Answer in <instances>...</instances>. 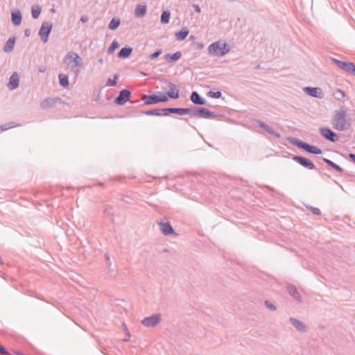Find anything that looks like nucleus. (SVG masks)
<instances>
[{
	"instance_id": "obj_15",
	"label": "nucleus",
	"mask_w": 355,
	"mask_h": 355,
	"mask_svg": "<svg viewBox=\"0 0 355 355\" xmlns=\"http://www.w3.org/2000/svg\"><path fill=\"white\" fill-rule=\"evenodd\" d=\"M67 60H71L76 67H80L83 65L82 58L75 52H69L65 57V61Z\"/></svg>"
},
{
	"instance_id": "obj_23",
	"label": "nucleus",
	"mask_w": 355,
	"mask_h": 355,
	"mask_svg": "<svg viewBox=\"0 0 355 355\" xmlns=\"http://www.w3.org/2000/svg\"><path fill=\"white\" fill-rule=\"evenodd\" d=\"M22 16L19 10L12 12L11 20L14 25L19 26L21 23Z\"/></svg>"
},
{
	"instance_id": "obj_16",
	"label": "nucleus",
	"mask_w": 355,
	"mask_h": 355,
	"mask_svg": "<svg viewBox=\"0 0 355 355\" xmlns=\"http://www.w3.org/2000/svg\"><path fill=\"white\" fill-rule=\"evenodd\" d=\"M190 100L193 104L197 105H204L207 103V101L195 91L191 93Z\"/></svg>"
},
{
	"instance_id": "obj_8",
	"label": "nucleus",
	"mask_w": 355,
	"mask_h": 355,
	"mask_svg": "<svg viewBox=\"0 0 355 355\" xmlns=\"http://www.w3.org/2000/svg\"><path fill=\"white\" fill-rule=\"evenodd\" d=\"M293 159L305 168L313 170L315 167L313 162L306 157L295 155L293 156Z\"/></svg>"
},
{
	"instance_id": "obj_53",
	"label": "nucleus",
	"mask_w": 355,
	"mask_h": 355,
	"mask_svg": "<svg viewBox=\"0 0 355 355\" xmlns=\"http://www.w3.org/2000/svg\"><path fill=\"white\" fill-rule=\"evenodd\" d=\"M266 188H267L268 190H270V191H274V189H273V188H272V187H269V186H267V187H266Z\"/></svg>"
},
{
	"instance_id": "obj_56",
	"label": "nucleus",
	"mask_w": 355,
	"mask_h": 355,
	"mask_svg": "<svg viewBox=\"0 0 355 355\" xmlns=\"http://www.w3.org/2000/svg\"><path fill=\"white\" fill-rule=\"evenodd\" d=\"M0 264H3V261H2V259H1V257H0Z\"/></svg>"
},
{
	"instance_id": "obj_7",
	"label": "nucleus",
	"mask_w": 355,
	"mask_h": 355,
	"mask_svg": "<svg viewBox=\"0 0 355 355\" xmlns=\"http://www.w3.org/2000/svg\"><path fill=\"white\" fill-rule=\"evenodd\" d=\"M320 132L321 135L326 139L336 142L338 140L339 137L336 133L332 131L330 128L326 127H322L320 128Z\"/></svg>"
},
{
	"instance_id": "obj_21",
	"label": "nucleus",
	"mask_w": 355,
	"mask_h": 355,
	"mask_svg": "<svg viewBox=\"0 0 355 355\" xmlns=\"http://www.w3.org/2000/svg\"><path fill=\"white\" fill-rule=\"evenodd\" d=\"M258 123H259V125L260 128H261L263 130H264L266 132H267L270 135H274L277 138L280 137V136H281L279 132H276L274 129L270 128L266 123H265L262 121H258Z\"/></svg>"
},
{
	"instance_id": "obj_31",
	"label": "nucleus",
	"mask_w": 355,
	"mask_h": 355,
	"mask_svg": "<svg viewBox=\"0 0 355 355\" xmlns=\"http://www.w3.org/2000/svg\"><path fill=\"white\" fill-rule=\"evenodd\" d=\"M120 23H121L120 19L118 17H114L109 23L108 28L110 30H115L119 26Z\"/></svg>"
},
{
	"instance_id": "obj_48",
	"label": "nucleus",
	"mask_w": 355,
	"mask_h": 355,
	"mask_svg": "<svg viewBox=\"0 0 355 355\" xmlns=\"http://www.w3.org/2000/svg\"><path fill=\"white\" fill-rule=\"evenodd\" d=\"M193 6L196 12H197L198 13L200 12V8L198 5L193 4Z\"/></svg>"
},
{
	"instance_id": "obj_38",
	"label": "nucleus",
	"mask_w": 355,
	"mask_h": 355,
	"mask_svg": "<svg viewBox=\"0 0 355 355\" xmlns=\"http://www.w3.org/2000/svg\"><path fill=\"white\" fill-rule=\"evenodd\" d=\"M162 50L158 49L155 53L150 54L148 58L150 60H155L157 58H158L162 54Z\"/></svg>"
},
{
	"instance_id": "obj_13",
	"label": "nucleus",
	"mask_w": 355,
	"mask_h": 355,
	"mask_svg": "<svg viewBox=\"0 0 355 355\" xmlns=\"http://www.w3.org/2000/svg\"><path fill=\"white\" fill-rule=\"evenodd\" d=\"M169 89L166 94L172 99H178L180 97V89L178 87L171 82H168Z\"/></svg>"
},
{
	"instance_id": "obj_41",
	"label": "nucleus",
	"mask_w": 355,
	"mask_h": 355,
	"mask_svg": "<svg viewBox=\"0 0 355 355\" xmlns=\"http://www.w3.org/2000/svg\"><path fill=\"white\" fill-rule=\"evenodd\" d=\"M117 76H114V79L109 78L106 83V85L109 87H114L116 85Z\"/></svg>"
},
{
	"instance_id": "obj_54",
	"label": "nucleus",
	"mask_w": 355,
	"mask_h": 355,
	"mask_svg": "<svg viewBox=\"0 0 355 355\" xmlns=\"http://www.w3.org/2000/svg\"><path fill=\"white\" fill-rule=\"evenodd\" d=\"M98 62L102 64L103 62V60L102 58H99L98 60Z\"/></svg>"
},
{
	"instance_id": "obj_60",
	"label": "nucleus",
	"mask_w": 355,
	"mask_h": 355,
	"mask_svg": "<svg viewBox=\"0 0 355 355\" xmlns=\"http://www.w3.org/2000/svg\"><path fill=\"white\" fill-rule=\"evenodd\" d=\"M202 44L198 45V47H202Z\"/></svg>"
},
{
	"instance_id": "obj_1",
	"label": "nucleus",
	"mask_w": 355,
	"mask_h": 355,
	"mask_svg": "<svg viewBox=\"0 0 355 355\" xmlns=\"http://www.w3.org/2000/svg\"><path fill=\"white\" fill-rule=\"evenodd\" d=\"M333 128L338 131L347 130L349 127V123L347 119V109L341 107L340 109L334 112L332 117Z\"/></svg>"
},
{
	"instance_id": "obj_50",
	"label": "nucleus",
	"mask_w": 355,
	"mask_h": 355,
	"mask_svg": "<svg viewBox=\"0 0 355 355\" xmlns=\"http://www.w3.org/2000/svg\"><path fill=\"white\" fill-rule=\"evenodd\" d=\"M38 70L40 72L44 73L46 71V68L43 66L39 67Z\"/></svg>"
},
{
	"instance_id": "obj_5",
	"label": "nucleus",
	"mask_w": 355,
	"mask_h": 355,
	"mask_svg": "<svg viewBox=\"0 0 355 355\" xmlns=\"http://www.w3.org/2000/svg\"><path fill=\"white\" fill-rule=\"evenodd\" d=\"M52 27L53 24L51 22L46 21L42 22L39 30V35L40 36L42 42L46 43L48 42Z\"/></svg>"
},
{
	"instance_id": "obj_44",
	"label": "nucleus",
	"mask_w": 355,
	"mask_h": 355,
	"mask_svg": "<svg viewBox=\"0 0 355 355\" xmlns=\"http://www.w3.org/2000/svg\"><path fill=\"white\" fill-rule=\"evenodd\" d=\"M349 73L355 76V64L353 63Z\"/></svg>"
},
{
	"instance_id": "obj_37",
	"label": "nucleus",
	"mask_w": 355,
	"mask_h": 355,
	"mask_svg": "<svg viewBox=\"0 0 355 355\" xmlns=\"http://www.w3.org/2000/svg\"><path fill=\"white\" fill-rule=\"evenodd\" d=\"M14 127H15V123L13 122H12V123H9L8 124L1 125L0 130L1 132L4 130H8L9 128H14Z\"/></svg>"
},
{
	"instance_id": "obj_49",
	"label": "nucleus",
	"mask_w": 355,
	"mask_h": 355,
	"mask_svg": "<svg viewBox=\"0 0 355 355\" xmlns=\"http://www.w3.org/2000/svg\"><path fill=\"white\" fill-rule=\"evenodd\" d=\"M105 260L107 261V263H109V262H111L110 261V254L108 253H106L105 254Z\"/></svg>"
},
{
	"instance_id": "obj_9",
	"label": "nucleus",
	"mask_w": 355,
	"mask_h": 355,
	"mask_svg": "<svg viewBox=\"0 0 355 355\" xmlns=\"http://www.w3.org/2000/svg\"><path fill=\"white\" fill-rule=\"evenodd\" d=\"M130 96L131 92L129 90L122 89L114 99V103L119 105H123L129 101Z\"/></svg>"
},
{
	"instance_id": "obj_42",
	"label": "nucleus",
	"mask_w": 355,
	"mask_h": 355,
	"mask_svg": "<svg viewBox=\"0 0 355 355\" xmlns=\"http://www.w3.org/2000/svg\"><path fill=\"white\" fill-rule=\"evenodd\" d=\"M265 306L270 311H275L277 309V307L272 304L270 302L266 300L264 302Z\"/></svg>"
},
{
	"instance_id": "obj_55",
	"label": "nucleus",
	"mask_w": 355,
	"mask_h": 355,
	"mask_svg": "<svg viewBox=\"0 0 355 355\" xmlns=\"http://www.w3.org/2000/svg\"><path fill=\"white\" fill-rule=\"evenodd\" d=\"M51 12H55V8H51Z\"/></svg>"
},
{
	"instance_id": "obj_36",
	"label": "nucleus",
	"mask_w": 355,
	"mask_h": 355,
	"mask_svg": "<svg viewBox=\"0 0 355 355\" xmlns=\"http://www.w3.org/2000/svg\"><path fill=\"white\" fill-rule=\"evenodd\" d=\"M207 95L208 96L211 97V98H219L221 97V92L218 91V92H212V91H210L207 93Z\"/></svg>"
},
{
	"instance_id": "obj_26",
	"label": "nucleus",
	"mask_w": 355,
	"mask_h": 355,
	"mask_svg": "<svg viewBox=\"0 0 355 355\" xmlns=\"http://www.w3.org/2000/svg\"><path fill=\"white\" fill-rule=\"evenodd\" d=\"M132 52V49L131 47H123L119 51L117 55L120 58H127L131 55Z\"/></svg>"
},
{
	"instance_id": "obj_57",
	"label": "nucleus",
	"mask_w": 355,
	"mask_h": 355,
	"mask_svg": "<svg viewBox=\"0 0 355 355\" xmlns=\"http://www.w3.org/2000/svg\"><path fill=\"white\" fill-rule=\"evenodd\" d=\"M123 200L125 202H128L127 201V199H123Z\"/></svg>"
},
{
	"instance_id": "obj_18",
	"label": "nucleus",
	"mask_w": 355,
	"mask_h": 355,
	"mask_svg": "<svg viewBox=\"0 0 355 355\" xmlns=\"http://www.w3.org/2000/svg\"><path fill=\"white\" fill-rule=\"evenodd\" d=\"M331 60L334 63H335L336 64V66L338 68H340L347 72L349 71V70L353 64V62H345V61L339 60L336 58H331Z\"/></svg>"
},
{
	"instance_id": "obj_14",
	"label": "nucleus",
	"mask_w": 355,
	"mask_h": 355,
	"mask_svg": "<svg viewBox=\"0 0 355 355\" xmlns=\"http://www.w3.org/2000/svg\"><path fill=\"white\" fill-rule=\"evenodd\" d=\"M289 321L297 331L302 333H305L308 331L306 325L299 320L295 318H290Z\"/></svg>"
},
{
	"instance_id": "obj_28",
	"label": "nucleus",
	"mask_w": 355,
	"mask_h": 355,
	"mask_svg": "<svg viewBox=\"0 0 355 355\" xmlns=\"http://www.w3.org/2000/svg\"><path fill=\"white\" fill-rule=\"evenodd\" d=\"M189 31L187 27L182 28L179 32L175 33V37L178 40H184L189 35Z\"/></svg>"
},
{
	"instance_id": "obj_35",
	"label": "nucleus",
	"mask_w": 355,
	"mask_h": 355,
	"mask_svg": "<svg viewBox=\"0 0 355 355\" xmlns=\"http://www.w3.org/2000/svg\"><path fill=\"white\" fill-rule=\"evenodd\" d=\"M119 46V44L117 41L114 40L111 45L107 49V53L112 54L114 52V51Z\"/></svg>"
},
{
	"instance_id": "obj_40",
	"label": "nucleus",
	"mask_w": 355,
	"mask_h": 355,
	"mask_svg": "<svg viewBox=\"0 0 355 355\" xmlns=\"http://www.w3.org/2000/svg\"><path fill=\"white\" fill-rule=\"evenodd\" d=\"M159 96H158V101L159 103L160 102H166L168 101V96L167 95H165L164 94H162V92H157Z\"/></svg>"
},
{
	"instance_id": "obj_29",
	"label": "nucleus",
	"mask_w": 355,
	"mask_h": 355,
	"mask_svg": "<svg viewBox=\"0 0 355 355\" xmlns=\"http://www.w3.org/2000/svg\"><path fill=\"white\" fill-rule=\"evenodd\" d=\"M146 14V6L138 5L135 10V15L137 17H144Z\"/></svg>"
},
{
	"instance_id": "obj_33",
	"label": "nucleus",
	"mask_w": 355,
	"mask_h": 355,
	"mask_svg": "<svg viewBox=\"0 0 355 355\" xmlns=\"http://www.w3.org/2000/svg\"><path fill=\"white\" fill-rule=\"evenodd\" d=\"M170 16H171V13L169 11H168V10L163 11L161 15L160 21L164 24H168L170 20Z\"/></svg>"
},
{
	"instance_id": "obj_6",
	"label": "nucleus",
	"mask_w": 355,
	"mask_h": 355,
	"mask_svg": "<svg viewBox=\"0 0 355 355\" xmlns=\"http://www.w3.org/2000/svg\"><path fill=\"white\" fill-rule=\"evenodd\" d=\"M157 225L159 227V229L160 232L164 235V236H178V234L175 232L174 229L171 226V223L169 222H164V221H157Z\"/></svg>"
},
{
	"instance_id": "obj_58",
	"label": "nucleus",
	"mask_w": 355,
	"mask_h": 355,
	"mask_svg": "<svg viewBox=\"0 0 355 355\" xmlns=\"http://www.w3.org/2000/svg\"><path fill=\"white\" fill-rule=\"evenodd\" d=\"M123 200L125 202H128L127 201V199H123Z\"/></svg>"
},
{
	"instance_id": "obj_17",
	"label": "nucleus",
	"mask_w": 355,
	"mask_h": 355,
	"mask_svg": "<svg viewBox=\"0 0 355 355\" xmlns=\"http://www.w3.org/2000/svg\"><path fill=\"white\" fill-rule=\"evenodd\" d=\"M141 100L144 102V105H150L159 103L158 96L157 94L146 95L141 96Z\"/></svg>"
},
{
	"instance_id": "obj_43",
	"label": "nucleus",
	"mask_w": 355,
	"mask_h": 355,
	"mask_svg": "<svg viewBox=\"0 0 355 355\" xmlns=\"http://www.w3.org/2000/svg\"><path fill=\"white\" fill-rule=\"evenodd\" d=\"M80 21L83 23L87 22L89 21V17L87 15H83L80 17Z\"/></svg>"
},
{
	"instance_id": "obj_34",
	"label": "nucleus",
	"mask_w": 355,
	"mask_h": 355,
	"mask_svg": "<svg viewBox=\"0 0 355 355\" xmlns=\"http://www.w3.org/2000/svg\"><path fill=\"white\" fill-rule=\"evenodd\" d=\"M41 8L39 6H34L32 7L31 13L33 19H37L40 15Z\"/></svg>"
},
{
	"instance_id": "obj_20",
	"label": "nucleus",
	"mask_w": 355,
	"mask_h": 355,
	"mask_svg": "<svg viewBox=\"0 0 355 355\" xmlns=\"http://www.w3.org/2000/svg\"><path fill=\"white\" fill-rule=\"evenodd\" d=\"M287 291L295 300H296L299 302H302V298L295 286H294V285L288 286Z\"/></svg>"
},
{
	"instance_id": "obj_39",
	"label": "nucleus",
	"mask_w": 355,
	"mask_h": 355,
	"mask_svg": "<svg viewBox=\"0 0 355 355\" xmlns=\"http://www.w3.org/2000/svg\"><path fill=\"white\" fill-rule=\"evenodd\" d=\"M313 214L319 216L321 214V211L319 208L314 207L313 206L306 207Z\"/></svg>"
},
{
	"instance_id": "obj_30",
	"label": "nucleus",
	"mask_w": 355,
	"mask_h": 355,
	"mask_svg": "<svg viewBox=\"0 0 355 355\" xmlns=\"http://www.w3.org/2000/svg\"><path fill=\"white\" fill-rule=\"evenodd\" d=\"M322 160L324 161V162H325L328 166H329L330 167L333 168L334 169H335L338 173H342L343 172V169L340 166H338V164H336V163L333 162L332 161H331L330 159H327V158H324L323 157L322 158Z\"/></svg>"
},
{
	"instance_id": "obj_52",
	"label": "nucleus",
	"mask_w": 355,
	"mask_h": 355,
	"mask_svg": "<svg viewBox=\"0 0 355 355\" xmlns=\"http://www.w3.org/2000/svg\"><path fill=\"white\" fill-rule=\"evenodd\" d=\"M15 353L16 355H26V354H23V353L20 352H18V351L15 352Z\"/></svg>"
},
{
	"instance_id": "obj_24",
	"label": "nucleus",
	"mask_w": 355,
	"mask_h": 355,
	"mask_svg": "<svg viewBox=\"0 0 355 355\" xmlns=\"http://www.w3.org/2000/svg\"><path fill=\"white\" fill-rule=\"evenodd\" d=\"M182 56L180 51H177L173 54L167 53L164 55V60L168 62H173L178 61Z\"/></svg>"
},
{
	"instance_id": "obj_25",
	"label": "nucleus",
	"mask_w": 355,
	"mask_h": 355,
	"mask_svg": "<svg viewBox=\"0 0 355 355\" xmlns=\"http://www.w3.org/2000/svg\"><path fill=\"white\" fill-rule=\"evenodd\" d=\"M15 43V37H12L9 38L3 46V51L6 53H10L13 51Z\"/></svg>"
},
{
	"instance_id": "obj_22",
	"label": "nucleus",
	"mask_w": 355,
	"mask_h": 355,
	"mask_svg": "<svg viewBox=\"0 0 355 355\" xmlns=\"http://www.w3.org/2000/svg\"><path fill=\"white\" fill-rule=\"evenodd\" d=\"M19 76L17 73H14L10 77L9 83L8 84V87L11 89H15L19 86Z\"/></svg>"
},
{
	"instance_id": "obj_12",
	"label": "nucleus",
	"mask_w": 355,
	"mask_h": 355,
	"mask_svg": "<svg viewBox=\"0 0 355 355\" xmlns=\"http://www.w3.org/2000/svg\"><path fill=\"white\" fill-rule=\"evenodd\" d=\"M303 89L304 92L310 96L318 98H322L324 97V94L319 87H306Z\"/></svg>"
},
{
	"instance_id": "obj_46",
	"label": "nucleus",
	"mask_w": 355,
	"mask_h": 355,
	"mask_svg": "<svg viewBox=\"0 0 355 355\" xmlns=\"http://www.w3.org/2000/svg\"><path fill=\"white\" fill-rule=\"evenodd\" d=\"M31 31L28 28H26L24 31V35H25L26 37H29L31 35Z\"/></svg>"
},
{
	"instance_id": "obj_19",
	"label": "nucleus",
	"mask_w": 355,
	"mask_h": 355,
	"mask_svg": "<svg viewBox=\"0 0 355 355\" xmlns=\"http://www.w3.org/2000/svg\"><path fill=\"white\" fill-rule=\"evenodd\" d=\"M61 98L59 97L55 98H46L44 99L41 103V107L44 110L51 107L54 103L60 102Z\"/></svg>"
},
{
	"instance_id": "obj_11",
	"label": "nucleus",
	"mask_w": 355,
	"mask_h": 355,
	"mask_svg": "<svg viewBox=\"0 0 355 355\" xmlns=\"http://www.w3.org/2000/svg\"><path fill=\"white\" fill-rule=\"evenodd\" d=\"M164 114L167 116L169 114H177L180 115L190 114L191 112V108H182V107H167L164 108Z\"/></svg>"
},
{
	"instance_id": "obj_47",
	"label": "nucleus",
	"mask_w": 355,
	"mask_h": 355,
	"mask_svg": "<svg viewBox=\"0 0 355 355\" xmlns=\"http://www.w3.org/2000/svg\"><path fill=\"white\" fill-rule=\"evenodd\" d=\"M349 159L354 162L355 163V154L354 153H349Z\"/></svg>"
},
{
	"instance_id": "obj_10",
	"label": "nucleus",
	"mask_w": 355,
	"mask_h": 355,
	"mask_svg": "<svg viewBox=\"0 0 355 355\" xmlns=\"http://www.w3.org/2000/svg\"><path fill=\"white\" fill-rule=\"evenodd\" d=\"M161 320L160 314L152 315L144 318L141 324L146 327H153Z\"/></svg>"
},
{
	"instance_id": "obj_4",
	"label": "nucleus",
	"mask_w": 355,
	"mask_h": 355,
	"mask_svg": "<svg viewBox=\"0 0 355 355\" xmlns=\"http://www.w3.org/2000/svg\"><path fill=\"white\" fill-rule=\"evenodd\" d=\"M191 116L202 119L214 118L217 115L214 112L209 111L207 108L203 107H196L191 108Z\"/></svg>"
},
{
	"instance_id": "obj_27",
	"label": "nucleus",
	"mask_w": 355,
	"mask_h": 355,
	"mask_svg": "<svg viewBox=\"0 0 355 355\" xmlns=\"http://www.w3.org/2000/svg\"><path fill=\"white\" fill-rule=\"evenodd\" d=\"M164 108L162 109H154L151 110H148L144 112V114L147 116H166V114H164Z\"/></svg>"
},
{
	"instance_id": "obj_32",
	"label": "nucleus",
	"mask_w": 355,
	"mask_h": 355,
	"mask_svg": "<svg viewBox=\"0 0 355 355\" xmlns=\"http://www.w3.org/2000/svg\"><path fill=\"white\" fill-rule=\"evenodd\" d=\"M59 83L63 87H67L69 85L68 76L63 74H60L59 76Z\"/></svg>"
},
{
	"instance_id": "obj_59",
	"label": "nucleus",
	"mask_w": 355,
	"mask_h": 355,
	"mask_svg": "<svg viewBox=\"0 0 355 355\" xmlns=\"http://www.w3.org/2000/svg\"><path fill=\"white\" fill-rule=\"evenodd\" d=\"M202 44L198 45V47H202Z\"/></svg>"
},
{
	"instance_id": "obj_2",
	"label": "nucleus",
	"mask_w": 355,
	"mask_h": 355,
	"mask_svg": "<svg viewBox=\"0 0 355 355\" xmlns=\"http://www.w3.org/2000/svg\"><path fill=\"white\" fill-rule=\"evenodd\" d=\"M209 54L216 57H222L228 53L230 51V46L227 43L216 42L208 46Z\"/></svg>"
},
{
	"instance_id": "obj_45",
	"label": "nucleus",
	"mask_w": 355,
	"mask_h": 355,
	"mask_svg": "<svg viewBox=\"0 0 355 355\" xmlns=\"http://www.w3.org/2000/svg\"><path fill=\"white\" fill-rule=\"evenodd\" d=\"M111 262H109V263H107V270L109 272H113L114 271V269L111 267Z\"/></svg>"
},
{
	"instance_id": "obj_3",
	"label": "nucleus",
	"mask_w": 355,
	"mask_h": 355,
	"mask_svg": "<svg viewBox=\"0 0 355 355\" xmlns=\"http://www.w3.org/2000/svg\"><path fill=\"white\" fill-rule=\"evenodd\" d=\"M290 142L301 148V149H303L304 150L309 153H312V154H315V155H320L322 153V150L319 148H317L314 146H312V145H310L306 142H304L297 138H291L289 139Z\"/></svg>"
},
{
	"instance_id": "obj_51",
	"label": "nucleus",
	"mask_w": 355,
	"mask_h": 355,
	"mask_svg": "<svg viewBox=\"0 0 355 355\" xmlns=\"http://www.w3.org/2000/svg\"><path fill=\"white\" fill-rule=\"evenodd\" d=\"M338 93L340 94L341 97L343 98L345 96V94L343 91L338 89Z\"/></svg>"
}]
</instances>
